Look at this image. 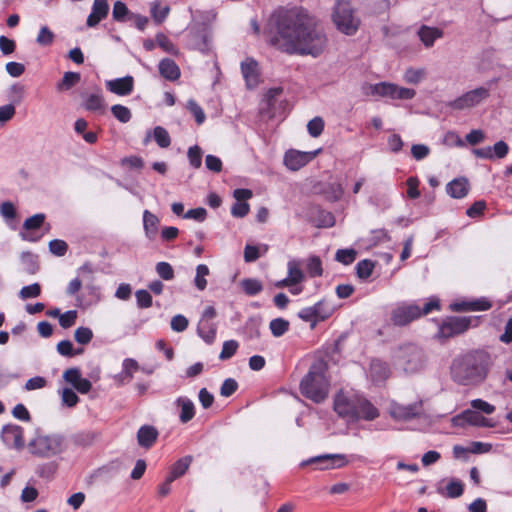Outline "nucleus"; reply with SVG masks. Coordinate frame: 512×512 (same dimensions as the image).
I'll list each match as a JSON object with an SVG mask.
<instances>
[{
	"mask_svg": "<svg viewBox=\"0 0 512 512\" xmlns=\"http://www.w3.org/2000/svg\"><path fill=\"white\" fill-rule=\"evenodd\" d=\"M270 43L288 54L319 56L327 37L310 14L298 7L274 13L269 21Z\"/></svg>",
	"mask_w": 512,
	"mask_h": 512,
	"instance_id": "nucleus-1",
	"label": "nucleus"
},
{
	"mask_svg": "<svg viewBox=\"0 0 512 512\" xmlns=\"http://www.w3.org/2000/svg\"><path fill=\"white\" fill-rule=\"evenodd\" d=\"M334 411L348 422L372 421L379 417L378 409L353 390H341L334 398Z\"/></svg>",
	"mask_w": 512,
	"mask_h": 512,
	"instance_id": "nucleus-2",
	"label": "nucleus"
},
{
	"mask_svg": "<svg viewBox=\"0 0 512 512\" xmlns=\"http://www.w3.org/2000/svg\"><path fill=\"white\" fill-rule=\"evenodd\" d=\"M451 375L457 383L470 385L481 382L486 376V371L477 355L467 354L454 359Z\"/></svg>",
	"mask_w": 512,
	"mask_h": 512,
	"instance_id": "nucleus-3",
	"label": "nucleus"
},
{
	"mask_svg": "<svg viewBox=\"0 0 512 512\" xmlns=\"http://www.w3.org/2000/svg\"><path fill=\"white\" fill-rule=\"evenodd\" d=\"M27 449L35 457L49 459L63 453L66 450V442L60 434L36 430L27 443Z\"/></svg>",
	"mask_w": 512,
	"mask_h": 512,
	"instance_id": "nucleus-4",
	"label": "nucleus"
},
{
	"mask_svg": "<svg viewBox=\"0 0 512 512\" xmlns=\"http://www.w3.org/2000/svg\"><path fill=\"white\" fill-rule=\"evenodd\" d=\"M392 360L395 368L406 374H415L422 371L427 363L424 351L412 343L399 346L393 352Z\"/></svg>",
	"mask_w": 512,
	"mask_h": 512,
	"instance_id": "nucleus-5",
	"label": "nucleus"
},
{
	"mask_svg": "<svg viewBox=\"0 0 512 512\" xmlns=\"http://www.w3.org/2000/svg\"><path fill=\"white\" fill-rule=\"evenodd\" d=\"M301 393L315 403L324 401L328 395L329 382L325 376L323 365L314 364L300 383Z\"/></svg>",
	"mask_w": 512,
	"mask_h": 512,
	"instance_id": "nucleus-6",
	"label": "nucleus"
},
{
	"mask_svg": "<svg viewBox=\"0 0 512 512\" xmlns=\"http://www.w3.org/2000/svg\"><path fill=\"white\" fill-rule=\"evenodd\" d=\"M331 17L336 29L347 36L355 35L361 26L360 16L347 0H338L335 3Z\"/></svg>",
	"mask_w": 512,
	"mask_h": 512,
	"instance_id": "nucleus-7",
	"label": "nucleus"
},
{
	"mask_svg": "<svg viewBox=\"0 0 512 512\" xmlns=\"http://www.w3.org/2000/svg\"><path fill=\"white\" fill-rule=\"evenodd\" d=\"M434 309H439L437 298H431L423 308L415 303H401L393 309L391 320L397 326H404L422 315L429 314Z\"/></svg>",
	"mask_w": 512,
	"mask_h": 512,
	"instance_id": "nucleus-8",
	"label": "nucleus"
},
{
	"mask_svg": "<svg viewBox=\"0 0 512 512\" xmlns=\"http://www.w3.org/2000/svg\"><path fill=\"white\" fill-rule=\"evenodd\" d=\"M362 91L367 96L391 100H410L416 95L414 89L402 87L391 82L365 83L362 86Z\"/></svg>",
	"mask_w": 512,
	"mask_h": 512,
	"instance_id": "nucleus-9",
	"label": "nucleus"
},
{
	"mask_svg": "<svg viewBox=\"0 0 512 512\" xmlns=\"http://www.w3.org/2000/svg\"><path fill=\"white\" fill-rule=\"evenodd\" d=\"M216 315L214 307H206L197 325L198 336L207 344H212L216 338L217 324L213 321Z\"/></svg>",
	"mask_w": 512,
	"mask_h": 512,
	"instance_id": "nucleus-10",
	"label": "nucleus"
},
{
	"mask_svg": "<svg viewBox=\"0 0 512 512\" xmlns=\"http://www.w3.org/2000/svg\"><path fill=\"white\" fill-rule=\"evenodd\" d=\"M334 312V307L326 300H321L310 307H305L298 312V317L306 322H312V327L318 321L328 319Z\"/></svg>",
	"mask_w": 512,
	"mask_h": 512,
	"instance_id": "nucleus-11",
	"label": "nucleus"
},
{
	"mask_svg": "<svg viewBox=\"0 0 512 512\" xmlns=\"http://www.w3.org/2000/svg\"><path fill=\"white\" fill-rule=\"evenodd\" d=\"M489 95V89L485 87H478L456 98L450 102L449 106L456 110L473 108L486 100Z\"/></svg>",
	"mask_w": 512,
	"mask_h": 512,
	"instance_id": "nucleus-12",
	"label": "nucleus"
},
{
	"mask_svg": "<svg viewBox=\"0 0 512 512\" xmlns=\"http://www.w3.org/2000/svg\"><path fill=\"white\" fill-rule=\"evenodd\" d=\"M1 439L9 448L22 450L25 447L24 430L18 425H4L1 430Z\"/></svg>",
	"mask_w": 512,
	"mask_h": 512,
	"instance_id": "nucleus-13",
	"label": "nucleus"
},
{
	"mask_svg": "<svg viewBox=\"0 0 512 512\" xmlns=\"http://www.w3.org/2000/svg\"><path fill=\"white\" fill-rule=\"evenodd\" d=\"M303 262L300 259L292 258L287 262V277L275 283L277 288H285L286 286H295L305 279L302 270Z\"/></svg>",
	"mask_w": 512,
	"mask_h": 512,
	"instance_id": "nucleus-14",
	"label": "nucleus"
},
{
	"mask_svg": "<svg viewBox=\"0 0 512 512\" xmlns=\"http://www.w3.org/2000/svg\"><path fill=\"white\" fill-rule=\"evenodd\" d=\"M320 151L321 149L310 152L289 150L284 155V164L289 170L297 171L312 161Z\"/></svg>",
	"mask_w": 512,
	"mask_h": 512,
	"instance_id": "nucleus-15",
	"label": "nucleus"
},
{
	"mask_svg": "<svg viewBox=\"0 0 512 512\" xmlns=\"http://www.w3.org/2000/svg\"><path fill=\"white\" fill-rule=\"evenodd\" d=\"M472 320L469 317H449L439 328V337L448 338L468 329Z\"/></svg>",
	"mask_w": 512,
	"mask_h": 512,
	"instance_id": "nucleus-16",
	"label": "nucleus"
},
{
	"mask_svg": "<svg viewBox=\"0 0 512 512\" xmlns=\"http://www.w3.org/2000/svg\"><path fill=\"white\" fill-rule=\"evenodd\" d=\"M422 413V402H414L407 405L393 403L390 407V415L395 420L408 421L420 416Z\"/></svg>",
	"mask_w": 512,
	"mask_h": 512,
	"instance_id": "nucleus-17",
	"label": "nucleus"
},
{
	"mask_svg": "<svg viewBox=\"0 0 512 512\" xmlns=\"http://www.w3.org/2000/svg\"><path fill=\"white\" fill-rule=\"evenodd\" d=\"M314 462H331V465H323L320 467L321 470H329L345 467L349 463V459L345 454H323L303 461L301 466L313 464Z\"/></svg>",
	"mask_w": 512,
	"mask_h": 512,
	"instance_id": "nucleus-18",
	"label": "nucleus"
},
{
	"mask_svg": "<svg viewBox=\"0 0 512 512\" xmlns=\"http://www.w3.org/2000/svg\"><path fill=\"white\" fill-rule=\"evenodd\" d=\"M453 426L463 427L466 424L477 426V427H487L490 426L489 420L480 415L478 412L474 410L467 409L463 411L461 414L456 415L452 418Z\"/></svg>",
	"mask_w": 512,
	"mask_h": 512,
	"instance_id": "nucleus-19",
	"label": "nucleus"
},
{
	"mask_svg": "<svg viewBox=\"0 0 512 512\" xmlns=\"http://www.w3.org/2000/svg\"><path fill=\"white\" fill-rule=\"evenodd\" d=\"M63 379L67 383L71 384L74 389L81 394H87L92 388L91 382L82 377L78 368H69L65 370L63 373Z\"/></svg>",
	"mask_w": 512,
	"mask_h": 512,
	"instance_id": "nucleus-20",
	"label": "nucleus"
},
{
	"mask_svg": "<svg viewBox=\"0 0 512 512\" xmlns=\"http://www.w3.org/2000/svg\"><path fill=\"white\" fill-rule=\"evenodd\" d=\"M109 10L110 6L108 0H93L91 12L86 20L87 27H96L108 16Z\"/></svg>",
	"mask_w": 512,
	"mask_h": 512,
	"instance_id": "nucleus-21",
	"label": "nucleus"
},
{
	"mask_svg": "<svg viewBox=\"0 0 512 512\" xmlns=\"http://www.w3.org/2000/svg\"><path fill=\"white\" fill-rule=\"evenodd\" d=\"M45 215L42 213L35 214L27 218L23 223V231L20 232V237L24 241L36 242L40 239V236L35 235L33 230L39 229L44 223Z\"/></svg>",
	"mask_w": 512,
	"mask_h": 512,
	"instance_id": "nucleus-22",
	"label": "nucleus"
},
{
	"mask_svg": "<svg viewBox=\"0 0 512 512\" xmlns=\"http://www.w3.org/2000/svg\"><path fill=\"white\" fill-rule=\"evenodd\" d=\"M105 86L111 93H114L118 96H127L130 95L133 91L134 79L132 76L128 75L122 78L107 80L105 82Z\"/></svg>",
	"mask_w": 512,
	"mask_h": 512,
	"instance_id": "nucleus-23",
	"label": "nucleus"
},
{
	"mask_svg": "<svg viewBox=\"0 0 512 512\" xmlns=\"http://www.w3.org/2000/svg\"><path fill=\"white\" fill-rule=\"evenodd\" d=\"M241 73L248 88H254L259 83V67L253 58H246L241 63Z\"/></svg>",
	"mask_w": 512,
	"mask_h": 512,
	"instance_id": "nucleus-24",
	"label": "nucleus"
},
{
	"mask_svg": "<svg viewBox=\"0 0 512 512\" xmlns=\"http://www.w3.org/2000/svg\"><path fill=\"white\" fill-rule=\"evenodd\" d=\"M491 308V303L486 298H479L472 301L455 302L451 304L454 311H485Z\"/></svg>",
	"mask_w": 512,
	"mask_h": 512,
	"instance_id": "nucleus-25",
	"label": "nucleus"
},
{
	"mask_svg": "<svg viewBox=\"0 0 512 512\" xmlns=\"http://www.w3.org/2000/svg\"><path fill=\"white\" fill-rule=\"evenodd\" d=\"M417 35L426 48H431L435 41L443 37V31L437 27L422 25Z\"/></svg>",
	"mask_w": 512,
	"mask_h": 512,
	"instance_id": "nucleus-26",
	"label": "nucleus"
},
{
	"mask_svg": "<svg viewBox=\"0 0 512 512\" xmlns=\"http://www.w3.org/2000/svg\"><path fill=\"white\" fill-rule=\"evenodd\" d=\"M469 192V182L464 177L455 178L446 185V193L454 198H464Z\"/></svg>",
	"mask_w": 512,
	"mask_h": 512,
	"instance_id": "nucleus-27",
	"label": "nucleus"
},
{
	"mask_svg": "<svg viewBox=\"0 0 512 512\" xmlns=\"http://www.w3.org/2000/svg\"><path fill=\"white\" fill-rule=\"evenodd\" d=\"M158 438V431L151 425L141 426L137 432L138 444L146 449L153 446Z\"/></svg>",
	"mask_w": 512,
	"mask_h": 512,
	"instance_id": "nucleus-28",
	"label": "nucleus"
},
{
	"mask_svg": "<svg viewBox=\"0 0 512 512\" xmlns=\"http://www.w3.org/2000/svg\"><path fill=\"white\" fill-rule=\"evenodd\" d=\"M101 299V292L99 286L95 284L85 285L84 293L77 297L79 306H88L99 302Z\"/></svg>",
	"mask_w": 512,
	"mask_h": 512,
	"instance_id": "nucleus-29",
	"label": "nucleus"
},
{
	"mask_svg": "<svg viewBox=\"0 0 512 512\" xmlns=\"http://www.w3.org/2000/svg\"><path fill=\"white\" fill-rule=\"evenodd\" d=\"M160 75L169 81H176L180 77L179 66L169 58H164L158 65Z\"/></svg>",
	"mask_w": 512,
	"mask_h": 512,
	"instance_id": "nucleus-30",
	"label": "nucleus"
},
{
	"mask_svg": "<svg viewBox=\"0 0 512 512\" xmlns=\"http://www.w3.org/2000/svg\"><path fill=\"white\" fill-rule=\"evenodd\" d=\"M180 408L179 419L182 423H187L195 416V405L191 399L185 396L178 397L175 401Z\"/></svg>",
	"mask_w": 512,
	"mask_h": 512,
	"instance_id": "nucleus-31",
	"label": "nucleus"
},
{
	"mask_svg": "<svg viewBox=\"0 0 512 512\" xmlns=\"http://www.w3.org/2000/svg\"><path fill=\"white\" fill-rule=\"evenodd\" d=\"M159 218L148 210L143 212V228L148 239L152 240L158 233Z\"/></svg>",
	"mask_w": 512,
	"mask_h": 512,
	"instance_id": "nucleus-32",
	"label": "nucleus"
},
{
	"mask_svg": "<svg viewBox=\"0 0 512 512\" xmlns=\"http://www.w3.org/2000/svg\"><path fill=\"white\" fill-rule=\"evenodd\" d=\"M370 375L374 381H383L389 376V368L383 361L375 359L370 364Z\"/></svg>",
	"mask_w": 512,
	"mask_h": 512,
	"instance_id": "nucleus-33",
	"label": "nucleus"
},
{
	"mask_svg": "<svg viewBox=\"0 0 512 512\" xmlns=\"http://www.w3.org/2000/svg\"><path fill=\"white\" fill-rule=\"evenodd\" d=\"M83 106L88 111H100L105 107V101L101 91L89 94L85 97Z\"/></svg>",
	"mask_w": 512,
	"mask_h": 512,
	"instance_id": "nucleus-34",
	"label": "nucleus"
},
{
	"mask_svg": "<svg viewBox=\"0 0 512 512\" xmlns=\"http://www.w3.org/2000/svg\"><path fill=\"white\" fill-rule=\"evenodd\" d=\"M438 493L449 498H457L463 494V484L461 481L451 479L445 488L438 487Z\"/></svg>",
	"mask_w": 512,
	"mask_h": 512,
	"instance_id": "nucleus-35",
	"label": "nucleus"
},
{
	"mask_svg": "<svg viewBox=\"0 0 512 512\" xmlns=\"http://www.w3.org/2000/svg\"><path fill=\"white\" fill-rule=\"evenodd\" d=\"M192 458L190 456L183 457L179 459L171 468L170 472V480H176L177 478L181 477L186 473L188 470L190 464H191Z\"/></svg>",
	"mask_w": 512,
	"mask_h": 512,
	"instance_id": "nucleus-36",
	"label": "nucleus"
},
{
	"mask_svg": "<svg viewBox=\"0 0 512 512\" xmlns=\"http://www.w3.org/2000/svg\"><path fill=\"white\" fill-rule=\"evenodd\" d=\"M210 270L207 265L199 264L196 267V274L194 277V285L199 291H203L207 287L206 277L209 275Z\"/></svg>",
	"mask_w": 512,
	"mask_h": 512,
	"instance_id": "nucleus-37",
	"label": "nucleus"
},
{
	"mask_svg": "<svg viewBox=\"0 0 512 512\" xmlns=\"http://www.w3.org/2000/svg\"><path fill=\"white\" fill-rule=\"evenodd\" d=\"M375 263L372 260L364 259L357 263L356 274L361 280H367L373 273Z\"/></svg>",
	"mask_w": 512,
	"mask_h": 512,
	"instance_id": "nucleus-38",
	"label": "nucleus"
},
{
	"mask_svg": "<svg viewBox=\"0 0 512 512\" xmlns=\"http://www.w3.org/2000/svg\"><path fill=\"white\" fill-rule=\"evenodd\" d=\"M241 287L249 296H255L263 290L261 281L254 278H246L241 281Z\"/></svg>",
	"mask_w": 512,
	"mask_h": 512,
	"instance_id": "nucleus-39",
	"label": "nucleus"
},
{
	"mask_svg": "<svg viewBox=\"0 0 512 512\" xmlns=\"http://www.w3.org/2000/svg\"><path fill=\"white\" fill-rule=\"evenodd\" d=\"M426 77V70L424 68H408L404 73V80L409 84H418Z\"/></svg>",
	"mask_w": 512,
	"mask_h": 512,
	"instance_id": "nucleus-40",
	"label": "nucleus"
},
{
	"mask_svg": "<svg viewBox=\"0 0 512 512\" xmlns=\"http://www.w3.org/2000/svg\"><path fill=\"white\" fill-rule=\"evenodd\" d=\"M306 269L310 277H320L323 274L322 261L318 256L312 255L306 261Z\"/></svg>",
	"mask_w": 512,
	"mask_h": 512,
	"instance_id": "nucleus-41",
	"label": "nucleus"
},
{
	"mask_svg": "<svg viewBox=\"0 0 512 512\" xmlns=\"http://www.w3.org/2000/svg\"><path fill=\"white\" fill-rule=\"evenodd\" d=\"M153 138L161 148H167L171 144V138L168 131L162 126H156L152 130Z\"/></svg>",
	"mask_w": 512,
	"mask_h": 512,
	"instance_id": "nucleus-42",
	"label": "nucleus"
},
{
	"mask_svg": "<svg viewBox=\"0 0 512 512\" xmlns=\"http://www.w3.org/2000/svg\"><path fill=\"white\" fill-rule=\"evenodd\" d=\"M81 79V76L77 72H65L61 82L57 84V89L69 90L73 86H75Z\"/></svg>",
	"mask_w": 512,
	"mask_h": 512,
	"instance_id": "nucleus-43",
	"label": "nucleus"
},
{
	"mask_svg": "<svg viewBox=\"0 0 512 512\" xmlns=\"http://www.w3.org/2000/svg\"><path fill=\"white\" fill-rule=\"evenodd\" d=\"M289 322L283 318H275L270 324L269 328L274 337H280L284 335L289 329Z\"/></svg>",
	"mask_w": 512,
	"mask_h": 512,
	"instance_id": "nucleus-44",
	"label": "nucleus"
},
{
	"mask_svg": "<svg viewBox=\"0 0 512 512\" xmlns=\"http://www.w3.org/2000/svg\"><path fill=\"white\" fill-rule=\"evenodd\" d=\"M186 108L194 116L198 125H201L205 122L206 115L201 106L194 99H189L187 101Z\"/></svg>",
	"mask_w": 512,
	"mask_h": 512,
	"instance_id": "nucleus-45",
	"label": "nucleus"
},
{
	"mask_svg": "<svg viewBox=\"0 0 512 512\" xmlns=\"http://www.w3.org/2000/svg\"><path fill=\"white\" fill-rule=\"evenodd\" d=\"M156 43L163 51L170 53L172 55H178L179 50L177 47L171 42V40L164 35L163 33H158L156 35Z\"/></svg>",
	"mask_w": 512,
	"mask_h": 512,
	"instance_id": "nucleus-46",
	"label": "nucleus"
},
{
	"mask_svg": "<svg viewBox=\"0 0 512 512\" xmlns=\"http://www.w3.org/2000/svg\"><path fill=\"white\" fill-rule=\"evenodd\" d=\"M113 116L121 123H127L130 121L132 115L128 107L121 104H116L111 107Z\"/></svg>",
	"mask_w": 512,
	"mask_h": 512,
	"instance_id": "nucleus-47",
	"label": "nucleus"
},
{
	"mask_svg": "<svg viewBox=\"0 0 512 512\" xmlns=\"http://www.w3.org/2000/svg\"><path fill=\"white\" fill-rule=\"evenodd\" d=\"M60 395L62 404L66 407L72 408L79 402V397L71 388H63Z\"/></svg>",
	"mask_w": 512,
	"mask_h": 512,
	"instance_id": "nucleus-48",
	"label": "nucleus"
},
{
	"mask_svg": "<svg viewBox=\"0 0 512 512\" xmlns=\"http://www.w3.org/2000/svg\"><path fill=\"white\" fill-rule=\"evenodd\" d=\"M202 150L198 145H194L188 149L187 156L192 167L198 169L202 164Z\"/></svg>",
	"mask_w": 512,
	"mask_h": 512,
	"instance_id": "nucleus-49",
	"label": "nucleus"
},
{
	"mask_svg": "<svg viewBox=\"0 0 512 512\" xmlns=\"http://www.w3.org/2000/svg\"><path fill=\"white\" fill-rule=\"evenodd\" d=\"M129 15V10L126 4L122 1H116L113 5L112 16L117 22H124Z\"/></svg>",
	"mask_w": 512,
	"mask_h": 512,
	"instance_id": "nucleus-50",
	"label": "nucleus"
},
{
	"mask_svg": "<svg viewBox=\"0 0 512 512\" xmlns=\"http://www.w3.org/2000/svg\"><path fill=\"white\" fill-rule=\"evenodd\" d=\"M168 6H160L159 3L153 2L151 4V14L155 22L162 23L169 14Z\"/></svg>",
	"mask_w": 512,
	"mask_h": 512,
	"instance_id": "nucleus-51",
	"label": "nucleus"
},
{
	"mask_svg": "<svg viewBox=\"0 0 512 512\" xmlns=\"http://www.w3.org/2000/svg\"><path fill=\"white\" fill-rule=\"evenodd\" d=\"M356 251L352 248L350 249H339L336 252L335 259L336 261L344 264L349 265L356 259Z\"/></svg>",
	"mask_w": 512,
	"mask_h": 512,
	"instance_id": "nucleus-52",
	"label": "nucleus"
},
{
	"mask_svg": "<svg viewBox=\"0 0 512 512\" xmlns=\"http://www.w3.org/2000/svg\"><path fill=\"white\" fill-rule=\"evenodd\" d=\"M41 294V287L38 283H33L28 286H24L19 291V297L22 300H26L29 298H36Z\"/></svg>",
	"mask_w": 512,
	"mask_h": 512,
	"instance_id": "nucleus-53",
	"label": "nucleus"
},
{
	"mask_svg": "<svg viewBox=\"0 0 512 512\" xmlns=\"http://www.w3.org/2000/svg\"><path fill=\"white\" fill-rule=\"evenodd\" d=\"M324 129V121L321 117H314L307 124V130L310 136L316 138L321 135Z\"/></svg>",
	"mask_w": 512,
	"mask_h": 512,
	"instance_id": "nucleus-54",
	"label": "nucleus"
},
{
	"mask_svg": "<svg viewBox=\"0 0 512 512\" xmlns=\"http://www.w3.org/2000/svg\"><path fill=\"white\" fill-rule=\"evenodd\" d=\"M155 269L159 277L163 280L170 281L174 278L173 267L168 262H158Z\"/></svg>",
	"mask_w": 512,
	"mask_h": 512,
	"instance_id": "nucleus-55",
	"label": "nucleus"
},
{
	"mask_svg": "<svg viewBox=\"0 0 512 512\" xmlns=\"http://www.w3.org/2000/svg\"><path fill=\"white\" fill-rule=\"evenodd\" d=\"M238 349V342L235 340H228L223 343L222 350L220 352L219 358L221 360H227L231 358Z\"/></svg>",
	"mask_w": 512,
	"mask_h": 512,
	"instance_id": "nucleus-56",
	"label": "nucleus"
},
{
	"mask_svg": "<svg viewBox=\"0 0 512 512\" xmlns=\"http://www.w3.org/2000/svg\"><path fill=\"white\" fill-rule=\"evenodd\" d=\"M54 40V33L46 26L41 27L36 42L41 46H49Z\"/></svg>",
	"mask_w": 512,
	"mask_h": 512,
	"instance_id": "nucleus-57",
	"label": "nucleus"
},
{
	"mask_svg": "<svg viewBox=\"0 0 512 512\" xmlns=\"http://www.w3.org/2000/svg\"><path fill=\"white\" fill-rule=\"evenodd\" d=\"M68 245L65 241L60 239H54L49 242V251L55 256H64L67 252Z\"/></svg>",
	"mask_w": 512,
	"mask_h": 512,
	"instance_id": "nucleus-58",
	"label": "nucleus"
},
{
	"mask_svg": "<svg viewBox=\"0 0 512 512\" xmlns=\"http://www.w3.org/2000/svg\"><path fill=\"white\" fill-rule=\"evenodd\" d=\"M74 337L78 343L85 345L91 341L93 333L90 328L79 327L75 330Z\"/></svg>",
	"mask_w": 512,
	"mask_h": 512,
	"instance_id": "nucleus-59",
	"label": "nucleus"
},
{
	"mask_svg": "<svg viewBox=\"0 0 512 512\" xmlns=\"http://www.w3.org/2000/svg\"><path fill=\"white\" fill-rule=\"evenodd\" d=\"M188 324V319L182 314L173 316L170 323L171 329L175 332L185 331L188 327Z\"/></svg>",
	"mask_w": 512,
	"mask_h": 512,
	"instance_id": "nucleus-60",
	"label": "nucleus"
},
{
	"mask_svg": "<svg viewBox=\"0 0 512 512\" xmlns=\"http://www.w3.org/2000/svg\"><path fill=\"white\" fill-rule=\"evenodd\" d=\"M122 374L127 376V380L130 381L133 378V373L138 370L139 365L135 359L126 358L122 363Z\"/></svg>",
	"mask_w": 512,
	"mask_h": 512,
	"instance_id": "nucleus-61",
	"label": "nucleus"
},
{
	"mask_svg": "<svg viewBox=\"0 0 512 512\" xmlns=\"http://www.w3.org/2000/svg\"><path fill=\"white\" fill-rule=\"evenodd\" d=\"M412 157L417 160H423L430 154V148L425 144H414L411 147Z\"/></svg>",
	"mask_w": 512,
	"mask_h": 512,
	"instance_id": "nucleus-62",
	"label": "nucleus"
},
{
	"mask_svg": "<svg viewBox=\"0 0 512 512\" xmlns=\"http://www.w3.org/2000/svg\"><path fill=\"white\" fill-rule=\"evenodd\" d=\"M135 296L140 308H149L152 305V296L147 290H137Z\"/></svg>",
	"mask_w": 512,
	"mask_h": 512,
	"instance_id": "nucleus-63",
	"label": "nucleus"
},
{
	"mask_svg": "<svg viewBox=\"0 0 512 512\" xmlns=\"http://www.w3.org/2000/svg\"><path fill=\"white\" fill-rule=\"evenodd\" d=\"M238 383L232 378L224 380L220 388V394L223 397H229L236 392Z\"/></svg>",
	"mask_w": 512,
	"mask_h": 512,
	"instance_id": "nucleus-64",
	"label": "nucleus"
}]
</instances>
